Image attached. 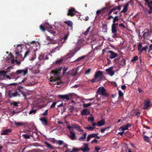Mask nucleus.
I'll return each instance as SVG.
<instances>
[{"instance_id": "47", "label": "nucleus", "mask_w": 152, "mask_h": 152, "mask_svg": "<svg viewBox=\"0 0 152 152\" xmlns=\"http://www.w3.org/2000/svg\"><path fill=\"white\" fill-rule=\"evenodd\" d=\"M138 59V57L137 56H135L133 57V59L131 60L132 62H134L135 61Z\"/></svg>"}, {"instance_id": "43", "label": "nucleus", "mask_w": 152, "mask_h": 152, "mask_svg": "<svg viewBox=\"0 0 152 152\" xmlns=\"http://www.w3.org/2000/svg\"><path fill=\"white\" fill-rule=\"evenodd\" d=\"M91 104L92 103H89L88 104L84 103L83 104V106L84 107H88L90 106Z\"/></svg>"}, {"instance_id": "31", "label": "nucleus", "mask_w": 152, "mask_h": 152, "mask_svg": "<svg viewBox=\"0 0 152 152\" xmlns=\"http://www.w3.org/2000/svg\"><path fill=\"white\" fill-rule=\"evenodd\" d=\"M45 144L46 145V146L48 148L51 149H54V148L52 146V145L50 144L49 143L47 142H45Z\"/></svg>"}, {"instance_id": "7", "label": "nucleus", "mask_w": 152, "mask_h": 152, "mask_svg": "<svg viewBox=\"0 0 152 152\" xmlns=\"http://www.w3.org/2000/svg\"><path fill=\"white\" fill-rule=\"evenodd\" d=\"M142 45L141 43H140L138 45V49L139 51V54H141L142 52L144 50L145 52L147 51V49L148 48V46H145V47L142 48Z\"/></svg>"}, {"instance_id": "61", "label": "nucleus", "mask_w": 152, "mask_h": 152, "mask_svg": "<svg viewBox=\"0 0 152 152\" xmlns=\"http://www.w3.org/2000/svg\"><path fill=\"white\" fill-rule=\"evenodd\" d=\"M114 34L113 36V38H116L118 37V35L117 34V33H113Z\"/></svg>"}, {"instance_id": "25", "label": "nucleus", "mask_w": 152, "mask_h": 152, "mask_svg": "<svg viewBox=\"0 0 152 152\" xmlns=\"http://www.w3.org/2000/svg\"><path fill=\"white\" fill-rule=\"evenodd\" d=\"M81 113L82 115H89L90 114V112L87 109L85 108L82 110Z\"/></svg>"}, {"instance_id": "21", "label": "nucleus", "mask_w": 152, "mask_h": 152, "mask_svg": "<svg viewBox=\"0 0 152 152\" xmlns=\"http://www.w3.org/2000/svg\"><path fill=\"white\" fill-rule=\"evenodd\" d=\"M40 120L42 122L43 125H48L47 120L46 118H40Z\"/></svg>"}, {"instance_id": "27", "label": "nucleus", "mask_w": 152, "mask_h": 152, "mask_svg": "<svg viewBox=\"0 0 152 152\" xmlns=\"http://www.w3.org/2000/svg\"><path fill=\"white\" fill-rule=\"evenodd\" d=\"M39 59H44L45 60L46 59H49V58L48 57V55H46L45 56V55L44 54L41 55L39 57Z\"/></svg>"}, {"instance_id": "28", "label": "nucleus", "mask_w": 152, "mask_h": 152, "mask_svg": "<svg viewBox=\"0 0 152 152\" xmlns=\"http://www.w3.org/2000/svg\"><path fill=\"white\" fill-rule=\"evenodd\" d=\"M73 126L77 129H78L80 132H83V131L82 129H80V126L77 124H73Z\"/></svg>"}, {"instance_id": "57", "label": "nucleus", "mask_w": 152, "mask_h": 152, "mask_svg": "<svg viewBox=\"0 0 152 152\" xmlns=\"http://www.w3.org/2000/svg\"><path fill=\"white\" fill-rule=\"evenodd\" d=\"M68 68L67 67H64L63 68V75H64L66 73Z\"/></svg>"}, {"instance_id": "18", "label": "nucleus", "mask_w": 152, "mask_h": 152, "mask_svg": "<svg viewBox=\"0 0 152 152\" xmlns=\"http://www.w3.org/2000/svg\"><path fill=\"white\" fill-rule=\"evenodd\" d=\"M64 23L66 24L68 26L70 27V30H71L72 31L73 29V23L70 20H68L66 21H65Z\"/></svg>"}, {"instance_id": "32", "label": "nucleus", "mask_w": 152, "mask_h": 152, "mask_svg": "<svg viewBox=\"0 0 152 152\" xmlns=\"http://www.w3.org/2000/svg\"><path fill=\"white\" fill-rule=\"evenodd\" d=\"M111 7H104L102 9V11L104 12H105L109 10L110 9Z\"/></svg>"}, {"instance_id": "38", "label": "nucleus", "mask_w": 152, "mask_h": 152, "mask_svg": "<svg viewBox=\"0 0 152 152\" xmlns=\"http://www.w3.org/2000/svg\"><path fill=\"white\" fill-rule=\"evenodd\" d=\"M143 139L144 141L147 142H150V139L149 137L146 136H144L143 137Z\"/></svg>"}, {"instance_id": "48", "label": "nucleus", "mask_w": 152, "mask_h": 152, "mask_svg": "<svg viewBox=\"0 0 152 152\" xmlns=\"http://www.w3.org/2000/svg\"><path fill=\"white\" fill-rule=\"evenodd\" d=\"M74 108L73 106L70 105L69 108V111H70V112L72 113V112L74 110Z\"/></svg>"}, {"instance_id": "56", "label": "nucleus", "mask_w": 152, "mask_h": 152, "mask_svg": "<svg viewBox=\"0 0 152 152\" xmlns=\"http://www.w3.org/2000/svg\"><path fill=\"white\" fill-rule=\"evenodd\" d=\"M63 60L62 59H60L58 60H57L56 61V64H60L62 62Z\"/></svg>"}, {"instance_id": "53", "label": "nucleus", "mask_w": 152, "mask_h": 152, "mask_svg": "<svg viewBox=\"0 0 152 152\" xmlns=\"http://www.w3.org/2000/svg\"><path fill=\"white\" fill-rule=\"evenodd\" d=\"M57 48H58V46H56V47L52 49V50L51 51V53H53L55 52L56 49Z\"/></svg>"}, {"instance_id": "59", "label": "nucleus", "mask_w": 152, "mask_h": 152, "mask_svg": "<svg viewBox=\"0 0 152 152\" xmlns=\"http://www.w3.org/2000/svg\"><path fill=\"white\" fill-rule=\"evenodd\" d=\"M18 85V83H10L8 85V86H15L17 85Z\"/></svg>"}, {"instance_id": "54", "label": "nucleus", "mask_w": 152, "mask_h": 152, "mask_svg": "<svg viewBox=\"0 0 152 152\" xmlns=\"http://www.w3.org/2000/svg\"><path fill=\"white\" fill-rule=\"evenodd\" d=\"M88 120L90 121L91 122H93L94 120V117H90L88 118Z\"/></svg>"}, {"instance_id": "45", "label": "nucleus", "mask_w": 152, "mask_h": 152, "mask_svg": "<svg viewBox=\"0 0 152 152\" xmlns=\"http://www.w3.org/2000/svg\"><path fill=\"white\" fill-rule=\"evenodd\" d=\"M58 102V101H57L53 102L50 106V108H54Z\"/></svg>"}, {"instance_id": "3", "label": "nucleus", "mask_w": 152, "mask_h": 152, "mask_svg": "<svg viewBox=\"0 0 152 152\" xmlns=\"http://www.w3.org/2000/svg\"><path fill=\"white\" fill-rule=\"evenodd\" d=\"M46 28L48 29V31L53 36L55 35L56 32L53 29L51 26L49 25L48 23H45L44 25H41L40 26V29L43 31H45Z\"/></svg>"}, {"instance_id": "46", "label": "nucleus", "mask_w": 152, "mask_h": 152, "mask_svg": "<svg viewBox=\"0 0 152 152\" xmlns=\"http://www.w3.org/2000/svg\"><path fill=\"white\" fill-rule=\"evenodd\" d=\"M86 57V56H83L81 57H78L77 59L75 61H77L78 60H81L83 59Z\"/></svg>"}, {"instance_id": "9", "label": "nucleus", "mask_w": 152, "mask_h": 152, "mask_svg": "<svg viewBox=\"0 0 152 152\" xmlns=\"http://www.w3.org/2000/svg\"><path fill=\"white\" fill-rule=\"evenodd\" d=\"M33 134H36L35 132H33L31 131H29L28 134H22V137L26 139H30V136H33Z\"/></svg>"}, {"instance_id": "36", "label": "nucleus", "mask_w": 152, "mask_h": 152, "mask_svg": "<svg viewBox=\"0 0 152 152\" xmlns=\"http://www.w3.org/2000/svg\"><path fill=\"white\" fill-rule=\"evenodd\" d=\"M112 33H117V31L116 29V27H115V26H112Z\"/></svg>"}, {"instance_id": "12", "label": "nucleus", "mask_w": 152, "mask_h": 152, "mask_svg": "<svg viewBox=\"0 0 152 152\" xmlns=\"http://www.w3.org/2000/svg\"><path fill=\"white\" fill-rule=\"evenodd\" d=\"M9 96L10 97L12 98L15 97L17 96L18 97L20 96V94L16 90L14 92H10L9 94Z\"/></svg>"}, {"instance_id": "49", "label": "nucleus", "mask_w": 152, "mask_h": 152, "mask_svg": "<svg viewBox=\"0 0 152 152\" xmlns=\"http://www.w3.org/2000/svg\"><path fill=\"white\" fill-rule=\"evenodd\" d=\"M79 150H80V149H78L75 148H73L72 149V150L71 151H69V152H75L76 151H77Z\"/></svg>"}, {"instance_id": "34", "label": "nucleus", "mask_w": 152, "mask_h": 152, "mask_svg": "<svg viewBox=\"0 0 152 152\" xmlns=\"http://www.w3.org/2000/svg\"><path fill=\"white\" fill-rule=\"evenodd\" d=\"M95 128V127H91L89 125L87 127H84L85 129L91 131L93 130Z\"/></svg>"}, {"instance_id": "50", "label": "nucleus", "mask_w": 152, "mask_h": 152, "mask_svg": "<svg viewBox=\"0 0 152 152\" xmlns=\"http://www.w3.org/2000/svg\"><path fill=\"white\" fill-rule=\"evenodd\" d=\"M18 104L19 103L17 102H14L11 103V104L12 105V104L15 107H18Z\"/></svg>"}, {"instance_id": "51", "label": "nucleus", "mask_w": 152, "mask_h": 152, "mask_svg": "<svg viewBox=\"0 0 152 152\" xmlns=\"http://www.w3.org/2000/svg\"><path fill=\"white\" fill-rule=\"evenodd\" d=\"M91 68H89L88 70H86L85 72V74L88 75L91 73Z\"/></svg>"}, {"instance_id": "33", "label": "nucleus", "mask_w": 152, "mask_h": 152, "mask_svg": "<svg viewBox=\"0 0 152 152\" xmlns=\"http://www.w3.org/2000/svg\"><path fill=\"white\" fill-rule=\"evenodd\" d=\"M143 33H144L142 37L144 39L146 38L149 34V32H144V31H143Z\"/></svg>"}, {"instance_id": "41", "label": "nucleus", "mask_w": 152, "mask_h": 152, "mask_svg": "<svg viewBox=\"0 0 152 152\" xmlns=\"http://www.w3.org/2000/svg\"><path fill=\"white\" fill-rule=\"evenodd\" d=\"M15 54L17 56H21V55L20 52L18 50V48H17L15 51Z\"/></svg>"}, {"instance_id": "4", "label": "nucleus", "mask_w": 152, "mask_h": 152, "mask_svg": "<svg viewBox=\"0 0 152 152\" xmlns=\"http://www.w3.org/2000/svg\"><path fill=\"white\" fill-rule=\"evenodd\" d=\"M97 94L101 95L106 97L108 96V94L106 93V90L103 87H100L96 92Z\"/></svg>"}, {"instance_id": "1", "label": "nucleus", "mask_w": 152, "mask_h": 152, "mask_svg": "<svg viewBox=\"0 0 152 152\" xmlns=\"http://www.w3.org/2000/svg\"><path fill=\"white\" fill-rule=\"evenodd\" d=\"M61 72V70L58 68H56L54 70H52L51 71V73L54 74V77L51 76L50 78V82H54L55 83L54 84H56L58 85H59L60 84L59 82H57V80H59V77H58L60 74Z\"/></svg>"}, {"instance_id": "29", "label": "nucleus", "mask_w": 152, "mask_h": 152, "mask_svg": "<svg viewBox=\"0 0 152 152\" xmlns=\"http://www.w3.org/2000/svg\"><path fill=\"white\" fill-rule=\"evenodd\" d=\"M102 31L104 32H107V26L106 24H103L102 25Z\"/></svg>"}, {"instance_id": "30", "label": "nucleus", "mask_w": 152, "mask_h": 152, "mask_svg": "<svg viewBox=\"0 0 152 152\" xmlns=\"http://www.w3.org/2000/svg\"><path fill=\"white\" fill-rule=\"evenodd\" d=\"M69 32H67V34H64V37L61 38V41H62L63 40H64V41L63 42H64L67 39L69 36Z\"/></svg>"}, {"instance_id": "10", "label": "nucleus", "mask_w": 152, "mask_h": 152, "mask_svg": "<svg viewBox=\"0 0 152 152\" xmlns=\"http://www.w3.org/2000/svg\"><path fill=\"white\" fill-rule=\"evenodd\" d=\"M115 60L116 62H119V64L122 66L126 64L125 60L122 57H120L118 59L116 58Z\"/></svg>"}, {"instance_id": "20", "label": "nucleus", "mask_w": 152, "mask_h": 152, "mask_svg": "<svg viewBox=\"0 0 152 152\" xmlns=\"http://www.w3.org/2000/svg\"><path fill=\"white\" fill-rule=\"evenodd\" d=\"M131 125L130 124H128L126 125H124L120 127V129L123 131H124L125 130L128 129V128L131 126Z\"/></svg>"}, {"instance_id": "2", "label": "nucleus", "mask_w": 152, "mask_h": 152, "mask_svg": "<svg viewBox=\"0 0 152 152\" xmlns=\"http://www.w3.org/2000/svg\"><path fill=\"white\" fill-rule=\"evenodd\" d=\"M104 78L103 75V72L101 71H98L95 73L94 78L91 80L92 83L101 81Z\"/></svg>"}, {"instance_id": "8", "label": "nucleus", "mask_w": 152, "mask_h": 152, "mask_svg": "<svg viewBox=\"0 0 152 152\" xmlns=\"http://www.w3.org/2000/svg\"><path fill=\"white\" fill-rule=\"evenodd\" d=\"M58 97L61 99H66L68 101L70 99V98H72V94H69L59 95H58Z\"/></svg>"}, {"instance_id": "39", "label": "nucleus", "mask_w": 152, "mask_h": 152, "mask_svg": "<svg viewBox=\"0 0 152 152\" xmlns=\"http://www.w3.org/2000/svg\"><path fill=\"white\" fill-rule=\"evenodd\" d=\"M91 26H89L87 29L83 33H82L83 34V35H87L88 34V32L89 31L90 29L91 28Z\"/></svg>"}, {"instance_id": "62", "label": "nucleus", "mask_w": 152, "mask_h": 152, "mask_svg": "<svg viewBox=\"0 0 152 152\" xmlns=\"http://www.w3.org/2000/svg\"><path fill=\"white\" fill-rule=\"evenodd\" d=\"M109 127H106L105 128H104V129H102L101 131H100V132H101V133H104V132L105 131V130L107 129Z\"/></svg>"}, {"instance_id": "58", "label": "nucleus", "mask_w": 152, "mask_h": 152, "mask_svg": "<svg viewBox=\"0 0 152 152\" xmlns=\"http://www.w3.org/2000/svg\"><path fill=\"white\" fill-rule=\"evenodd\" d=\"M48 110H47L43 113L42 114V115L43 116L47 115L48 114Z\"/></svg>"}, {"instance_id": "22", "label": "nucleus", "mask_w": 152, "mask_h": 152, "mask_svg": "<svg viewBox=\"0 0 152 152\" xmlns=\"http://www.w3.org/2000/svg\"><path fill=\"white\" fill-rule=\"evenodd\" d=\"M70 137L72 140H75L76 137L75 133L72 130L70 131Z\"/></svg>"}, {"instance_id": "63", "label": "nucleus", "mask_w": 152, "mask_h": 152, "mask_svg": "<svg viewBox=\"0 0 152 152\" xmlns=\"http://www.w3.org/2000/svg\"><path fill=\"white\" fill-rule=\"evenodd\" d=\"M119 26L120 27H122L123 28H126L125 26H124V25L122 23L120 24L119 25Z\"/></svg>"}, {"instance_id": "42", "label": "nucleus", "mask_w": 152, "mask_h": 152, "mask_svg": "<svg viewBox=\"0 0 152 152\" xmlns=\"http://www.w3.org/2000/svg\"><path fill=\"white\" fill-rule=\"evenodd\" d=\"M118 94L119 95V98H121L123 96L124 94L121 90H119L118 91Z\"/></svg>"}, {"instance_id": "6", "label": "nucleus", "mask_w": 152, "mask_h": 152, "mask_svg": "<svg viewBox=\"0 0 152 152\" xmlns=\"http://www.w3.org/2000/svg\"><path fill=\"white\" fill-rule=\"evenodd\" d=\"M145 1V5H147L149 10L148 11V13L151 14L152 13V0H144Z\"/></svg>"}, {"instance_id": "37", "label": "nucleus", "mask_w": 152, "mask_h": 152, "mask_svg": "<svg viewBox=\"0 0 152 152\" xmlns=\"http://www.w3.org/2000/svg\"><path fill=\"white\" fill-rule=\"evenodd\" d=\"M119 17L118 16H116L114 18L113 20V23H115L116 22H118L119 20Z\"/></svg>"}, {"instance_id": "60", "label": "nucleus", "mask_w": 152, "mask_h": 152, "mask_svg": "<svg viewBox=\"0 0 152 152\" xmlns=\"http://www.w3.org/2000/svg\"><path fill=\"white\" fill-rule=\"evenodd\" d=\"M91 136L90 134H89L87 137V141L88 142L91 138Z\"/></svg>"}, {"instance_id": "14", "label": "nucleus", "mask_w": 152, "mask_h": 152, "mask_svg": "<svg viewBox=\"0 0 152 152\" xmlns=\"http://www.w3.org/2000/svg\"><path fill=\"white\" fill-rule=\"evenodd\" d=\"M28 124L27 122H14V124L15 126L19 127L22 126H25Z\"/></svg>"}, {"instance_id": "19", "label": "nucleus", "mask_w": 152, "mask_h": 152, "mask_svg": "<svg viewBox=\"0 0 152 152\" xmlns=\"http://www.w3.org/2000/svg\"><path fill=\"white\" fill-rule=\"evenodd\" d=\"M11 132L12 130L11 129H7L3 130L1 134V135H8L9 133Z\"/></svg>"}, {"instance_id": "16", "label": "nucleus", "mask_w": 152, "mask_h": 152, "mask_svg": "<svg viewBox=\"0 0 152 152\" xmlns=\"http://www.w3.org/2000/svg\"><path fill=\"white\" fill-rule=\"evenodd\" d=\"M121 9V6L120 5L115 7L110 10L109 13H108V15L109 16L111 14L112 12H114L115 11L117 10H120Z\"/></svg>"}, {"instance_id": "5", "label": "nucleus", "mask_w": 152, "mask_h": 152, "mask_svg": "<svg viewBox=\"0 0 152 152\" xmlns=\"http://www.w3.org/2000/svg\"><path fill=\"white\" fill-rule=\"evenodd\" d=\"M28 68H25L23 69H18L15 72V74L16 75H22L23 76H25L28 73Z\"/></svg>"}, {"instance_id": "64", "label": "nucleus", "mask_w": 152, "mask_h": 152, "mask_svg": "<svg viewBox=\"0 0 152 152\" xmlns=\"http://www.w3.org/2000/svg\"><path fill=\"white\" fill-rule=\"evenodd\" d=\"M85 138L84 137H81L79 138V140L81 141H84Z\"/></svg>"}, {"instance_id": "15", "label": "nucleus", "mask_w": 152, "mask_h": 152, "mask_svg": "<svg viewBox=\"0 0 152 152\" xmlns=\"http://www.w3.org/2000/svg\"><path fill=\"white\" fill-rule=\"evenodd\" d=\"M113 67H111L106 70L107 73L109 75L111 76H113L115 73V72L112 70Z\"/></svg>"}, {"instance_id": "11", "label": "nucleus", "mask_w": 152, "mask_h": 152, "mask_svg": "<svg viewBox=\"0 0 152 152\" xmlns=\"http://www.w3.org/2000/svg\"><path fill=\"white\" fill-rule=\"evenodd\" d=\"M76 11L75 8H72L69 9L67 15L68 16L73 17L75 15Z\"/></svg>"}, {"instance_id": "44", "label": "nucleus", "mask_w": 152, "mask_h": 152, "mask_svg": "<svg viewBox=\"0 0 152 152\" xmlns=\"http://www.w3.org/2000/svg\"><path fill=\"white\" fill-rule=\"evenodd\" d=\"M37 110H34L33 109L31 110L29 113V114H34L37 112Z\"/></svg>"}, {"instance_id": "26", "label": "nucleus", "mask_w": 152, "mask_h": 152, "mask_svg": "<svg viewBox=\"0 0 152 152\" xmlns=\"http://www.w3.org/2000/svg\"><path fill=\"white\" fill-rule=\"evenodd\" d=\"M128 6L129 4L128 3H126L124 6L123 9L121 12L120 13H125L128 10Z\"/></svg>"}, {"instance_id": "17", "label": "nucleus", "mask_w": 152, "mask_h": 152, "mask_svg": "<svg viewBox=\"0 0 152 152\" xmlns=\"http://www.w3.org/2000/svg\"><path fill=\"white\" fill-rule=\"evenodd\" d=\"M107 53H110V59H113L115 58L118 56L117 53H115L111 50L109 51Z\"/></svg>"}, {"instance_id": "23", "label": "nucleus", "mask_w": 152, "mask_h": 152, "mask_svg": "<svg viewBox=\"0 0 152 152\" xmlns=\"http://www.w3.org/2000/svg\"><path fill=\"white\" fill-rule=\"evenodd\" d=\"M105 122L104 120L102 119L97 122V125L98 126H101L105 125Z\"/></svg>"}, {"instance_id": "24", "label": "nucleus", "mask_w": 152, "mask_h": 152, "mask_svg": "<svg viewBox=\"0 0 152 152\" xmlns=\"http://www.w3.org/2000/svg\"><path fill=\"white\" fill-rule=\"evenodd\" d=\"M150 104V102L149 101H147L144 103V106L143 107L144 109H147L149 106Z\"/></svg>"}, {"instance_id": "35", "label": "nucleus", "mask_w": 152, "mask_h": 152, "mask_svg": "<svg viewBox=\"0 0 152 152\" xmlns=\"http://www.w3.org/2000/svg\"><path fill=\"white\" fill-rule=\"evenodd\" d=\"M19 91V92L21 93V94H22L23 96L24 97L25 99H26V95L23 92V91L22 90V89L18 90Z\"/></svg>"}, {"instance_id": "52", "label": "nucleus", "mask_w": 152, "mask_h": 152, "mask_svg": "<svg viewBox=\"0 0 152 152\" xmlns=\"http://www.w3.org/2000/svg\"><path fill=\"white\" fill-rule=\"evenodd\" d=\"M30 52V51L29 50H28L25 53L24 56V58L26 57L29 54Z\"/></svg>"}, {"instance_id": "55", "label": "nucleus", "mask_w": 152, "mask_h": 152, "mask_svg": "<svg viewBox=\"0 0 152 152\" xmlns=\"http://www.w3.org/2000/svg\"><path fill=\"white\" fill-rule=\"evenodd\" d=\"M57 143L59 145H61L63 144V141L59 140L57 142Z\"/></svg>"}, {"instance_id": "13", "label": "nucleus", "mask_w": 152, "mask_h": 152, "mask_svg": "<svg viewBox=\"0 0 152 152\" xmlns=\"http://www.w3.org/2000/svg\"><path fill=\"white\" fill-rule=\"evenodd\" d=\"M84 147L80 148V150L83 151V152H88L89 151L90 148L88 147V145L87 143L84 144Z\"/></svg>"}, {"instance_id": "40", "label": "nucleus", "mask_w": 152, "mask_h": 152, "mask_svg": "<svg viewBox=\"0 0 152 152\" xmlns=\"http://www.w3.org/2000/svg\"><path fill=\"white\" fill-rule=\"evenodd\" d=\"M7 72L5 71H0V75H3L4 77H5Z\"/></svg>"}]
</instances>
